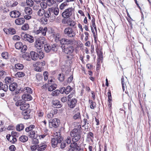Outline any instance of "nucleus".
<instances>
[{
	"label": "nucleus",
	"mask_w": 151,
	"mask_h": 151,
	"mask_svg": "<svg viewBox=\"0 0 151 151\" xmlns=\"http://www.w3.org/2000/svg\"><path fill=\"white\" fill-rule=\"evenodd\" d=\"M29 28V26L28 24H25L22 26V29L24 30H27Z\"/></svg>",
	"instance_id": "nucleus-56"
},
{
	"label": "nucleus",
	"mask_w": 151,
	"mask_h": 151,
	"mask_svg": "<svg viewBox=\"0 0 151 151\" xmlns=\"http://www.w3.org/2000/svg\"><path fill=\"white\" fill-rule=\"evenodd\" d=\"M43 44L39 40H37L35 44V47L38 50H40L43 47Z\"/></svg>",
	"instance_id": "nucleus-17"
},
{
	"label": "nucleus",
	"mask_w": 151,
	"mask_h": 151,
	"mask_svg": "<svg viewBox=\"0 0 151 151\" xmlns=\"http://www.w3.org/2000/svg\"><path fill=\"white\" fill-rule=\"evenodd\" d=\"M45 65V61H43L42 62H37L35 64V65H39L42 68V67L44 66Z\"/></svg>",
	"instance_id": "nucleus-43"
},
{
	"label": "nucleus",
	"mask_w": 151,
	"mask_h": 151,
	"mask_svg": "<svg viewBox=\"0 0 151 151\" xmlns=\"http://www.w3.org/2000/svg\"><path fill=\"white\" fill-rule=\"evenodd\" d=\"M25 76V74L22 72H18L15 74V76L17 77H22Z\"/></svg>",
	"instance_id": "nucleus-44"
},
{
	"label": "nucleus",
	"mask_w": 151,
	"mask_h": 151,
	"mask_svg": "<svg viewBox=\"0 0 151 151\" xmlns=\"http://www.w3.org/2000/svg\"><path fill=\"white\" fill-rule=\"evenodd\" d=\"M40 5L42 8L45 9L46 8V4L44 1H42L40 4Z\"/></svg>",
	"instance_id": "nucleus-59"
},
{
	"label": "nucleus",
	"mask_w": 151,
	"mask_h": 151,
	"mask_svg": "<svg viewBox=\"0 0 151 151\" xmlns=\"http://www.w3.org/2000/svg\"><path fill=\"white\" fill-rule=\"evenodd\" d=\"M22 99L25 101H29L31 100L32 97L28 93H24L22 96Z\"/></svg>",
	"instance_id": "nucleus-19"
},
{
	"label": "nucleus",
	"mask_w": 151,
	"mask_h": 151,
	"mask_svg": "<svg viewBox=\"0 0 151 151\" xmlns=\"http://www.w3.org/2000/svg\"><path fill=\"white\" fill-rule=\"evenodd\" d=\"M51 9V13L52 14H53L55 16H57L59 14V9L58 8H50Z\"/></svg>",
	"instance_id": "nucleus-26"
},
{
	"label": "nucleus",
	"mask_w": 151,
	"mask_h": 151,
	"mask_svg": "<svg viewBox=\"0 0 151 151\" xmlns=\"http://www.w3.org/2000/svg\"><path fill=\"white\" fill-rule=\"evenodd\" d=\"M32 17V15H26L24 16V19H25L26 20H29L31 19Z\"/></svg>",
	"instance_id": "nucleus-63"
},
{
	"label": "nucleus",
	"mask_w": 151,
	"mask_h": 151,
	"mask_svg": "<svg viewBox=\"0 0 151 151\" xmlns=\"http://www.w3.org/2000/svg\"><path fill=\"white\" fill-rule=\"evenodd\" d=\"M58 78L60 81L62 82L63 81L64 79V76L63 74L62 73L58 75Z\"/></svg>",
	"instance_id": "nucleus-42"
},
{
	"label": "nucleus",
	"mask_w": 151,
	"mask_h": 151,
	"mask_svg": "<svg viewBox=\"0 0 151 151\" xmlns=\"http://www.w3.org/2000/svg\"><path fill=\"white\" fill-rule=\"evenodd\" d=\"M51 10V8H49L47 11L46 12L45 11V13L44 14L45 17L46 18H51V17H53V14H52Z\"/></svg>",
	"instance_id": "nucleus-20"
},
{
	"label": "nucleus",
	"mask_w": 151,
	"mask_h": 151,
	"mask_svg": "<svg viewBox=\"0 0 151 151\" xmlns=\"http://www.w3.org/2000/svg\"><path fill=\"white\" fill-rule=\"evenodd\" d=\"M37 115L39 117H42L44 113L42 110L38 111L37 112Z\"/></svg>",
	"instance_id": "nucleus-57"
},
{
	"label": "nucleus",
	"mask_w": 151,
	"mask_h": 151,
	"mask_svg": "<svg viewBox=\"0 0 151 151\" xmlns=\"http://www.w3.org/2000/svg\"><path fill=\"white\" fill-rule=\"evenodd\" d=\"M33 138V140L32 141V143L35 144H36L38 143L39 142V141L35 137L34 138Z\"/></svg>",
	"instance_id": "nucleus-64"
},
{
	"label": "nucleus",
	"mask_w": 151,
	"mask_h": 151,
	"mask_svg": "<svg viewBox=\"0 0 151 151\" xmlns=\"http://www.w3.org/2000/svg\"><path fill=\"white\" fill-rule=\"evenodd\" d=\"M59 123V120L56 118L54 119L51 121H50L49 122V125L55 128H56L58 126Z\"/></svg>",
	"instance_id": "nucleus-8"
},
{
	"label": "nucleus",
	"mask_w": 151,
	"mask_h": 151,
	"mask_svg": "<svg viewBox=\"0 0 151 151\" xmlns=\"http://www.w3.org/2000/svg\"><path fill=\"white\" fill-rule=\"evenodd\" d=\"M24 12L27 15H32V8L29 7H25L24 9Z\"/></svg>",
	"instance_id": "nucleus-24"
},
{
	"label": "nucleus",
	"mask_w": 151,
	"mask_h": 151,
	"mask_svg": "<svg viewBox=\"0 0 151 151\" xmlns=\"http://www.w3.org/2000/svg\"><path fill=\"white\" fill-rule=\"evenodd\" d=\"M15 47L17 49H21L22 52H24L27 50V46L23 45L22 42H16L15 45Z\"/></svg>",
	"instance_id": "nucleus-6"
},
{
	"label": "nucleus",
	"mask_w": 151,
	"mask_h": 151,
	"mask_svg": "<svg viewBox=\"0 0 151 151\" xmlns=\"http://www.w3.org/2000/svg\"><path fill=\"white\" fill-rule=\"evenodd\" d=\"M8 89V86L7 85L2 84L0 90H2L5 91H7Z\"/></svg>",
	"instance_id": "nucleus-47"
},
{
	"label": "nucleus",
	"mask_w": 151,
	"mask_h": 151,
	"mask_svg": "<svg viewBox=\"0 0 151 151\" xmlns=\"http://www.w3.org/2000/svg\"><path fill=\"white\" fill-rule=\"evenodd\" d=\"M29 136L31 138H34L36 137V134L35 131H31L29 133Z\"/></svg>",
	"instance_id": "nucleus-51"
},
{
	"label": "nucleus",
	"mask_w": 151,
	"mask_h": 151,
	"mask_svg": "<svg viewBox=\"0 0 151 151\" xmlns=\"http://www.w3.org/2000/svg\"><path fill=\"white\" fill-rule=\"evenodd\" d=\"M17 87V83H11L9 86V90L13 91H15Z\"/></svg>",
	"instance_id": "nucleus-23"
},
{
	"label": "nucleus",
	"mask_w": 151,
	"mask_h": 151,
	"mask_svg": "<svg viewBox=\"0 0 151 151\" xmlns=\"http://www.w3.org/2000/svg\"><path fill=\"white\" fill-rule=\"evenodd\" d=\"M10 34L14 35L16 33V31L15 29L12 28H10Z\"/></svg>",
	"instance_id": "nucleus-58"
},
{
	"label": "nucleus",
	"mask_w": 151,
	"mask_h": 151,
	"mask_svg": "<svg viewBox=\"0 0 151 151\" xmlns=\"http://www.w3.org/2000/svg\"><path fill=\"white\" fill-rule=\"evenodd\" d=\"M68 101V106L70 108H73L76 105L77 102V100L75 98H73Z\"/></svg>",
	"instance_id": "nucleus-11"
},
{
	"label": "nucleus",
	"mask_w": 151,
	"mask_h": 151,
	"mask_svg": "<svg viewBox=\"0 0 151 151\" xmlns=\"http://www.w3.org/2000/svg\"><path fill=\"white\" fill-rule=\"evenodd\" d=\"M47 29L46 27H45L44 29L42 27V29L41 30V33L43 36H45L46 35V33L47 31Z\"/></svg>",
	"instance_id": "nucleus-45"
},
{
	"label": "nucleus",
	"mask_w": 151,
	"mask_h": 151,
	"mask_svg": "<svg viewBox=\"0 0 151 151\" xmlns=\"http://www.w3.org/2000/svg\"><path fill=\"white\" fill-rule=\"evenodd\" d=\"M5 82L6 84H9L12 82V79L10 77H7L5 78Z\"/></svg>",
	"instance_id": "nucleus-46"
},
{
	"label": "nucleus",
	"mask_w": 151,
	"mask_h": 151,
	"mask_svg": "<svg viewBox=\"0 0 151 151\" xmlns=\"http://www.w3.org/2000/svg\"><path fill=\"white\" fill-rule=\"evenodd\" d=\"M65 24H66L70 27H73L76 24V22L70 18H67L65 20Z\"/></svg>",
	"instance_id": "nucleus-14"
},
{
	"label": "nucleus",
	"mask_w": 151,
	"mask_h": 151,
	"mask_svg": "<svg viewBox=\"0 0 151 151\" xmlns=\"http://www.w3.org/2000/svg\"><path fill=\"white\" fill-rule=\"evenodd\" d=\"M60 91H58V90H56L52 92V95L53 96H56L58 95Z\"/></svg>",
	"instance_id": "nucleus-54"
},
{
	"label": "nucleus",
	"mask_w": 151,
	"mask_h": 151,
	"mask_svg": "<svg viewBox=\"0 0 151 151\" xmlns=\"http://www.w3.org/2000/svg\"><path fill=\"white\" fill-rule=\"evenodd\" d=\"M38 55H39V58L40 59H42L44 56V54L41 50H39Z\"/></svg>",
	"instance_id": "nucleus-48"
},
{
	"label": "nucleus",
	"mask_w": 151,
	"mask_h": 151,
	"mask_svg": "<svg viewBox=\"0 0 151 151\" xmlns=\"http://www.w3.org/2000/svg\"><path fill=\"white\" fill-rule=\"evenodd\" d=\"M74 92H71L70 94L68 95V100L69 101L70 100H71V98L73 97L74 95Z\"/></svg>",
	"instance_id": "nucleus-60"
},
{
	"label": "nucleus",
	"mask_w": 151,
	"mask_h": 151,
	"mask_svg": "<svg viewBox=\"0 0 151 151\" xmlns=\"http://www.w3.org/2000/svg\"><path fill=\"white\" fill-rule=\"evenodd\" d=\"M70 135L72 137V142H76L78 141L81 137L80 130L76 128L73 129L70 132Z\"/></svg>",
	"instance_id": "nucleus-2"
},
{
	"label": "nucleus",
	"mask_w": 151,
	"mask_h": 151,
	"mask_svg": "<svg viewBox=\"0 0 151 151\" xmlns=\"http://www.w3.org/2000/svg\"><path fill=\"white\" fill-rule=\"evenodd\" d=\"M3 69L0 70V77L4 78L6 75V73L5 71L3 70Z\"/></svg>",
	"instance_id": "nucleus-49"
},
{
	"label": "nucleus",
	"mask_w": 151,
	"mask_h": 151,
	"mask_svg": "<svg viewBox=\"0 0 151 151\" xmlns=\"http://www.w3.org/2000/svg\"><path fill=\"white\" fill-rule=\"evenodd\" d=\"M107 94L108 98V101L110 103V101H112L111 92L110 91H109V92L107 93Z\"/></svg>",
	"instance_id": "nucleus-53"
},
{
	"label": "nucleus",
	"mask_w": 151,
	"mask_h": 151,
	"mask_svg": "<svg viewBox=\"0 0 151 151\" xmlns=\"http://www.w3.org/2000/svg\"><path fill=\"white\" fill-rule=\"evenodd\" d=\"M73 113L74 115L73 118L75 120L81 119V116L78 108H77L75 109L73 111Z\"/></svg>",
	"instance_id": "nucleus-10"
},
{
	"label": "nucleus",
	"mask_w": 151,
	"mask_h": 151,
	"mask_svg": "<svg viewBox=\"0 0 151 151\" xmlns=\"http://www.w3.org/2000/svg\"><path fill=\"white\" fill-rule=\"evenodd\" d=\"M38 147L37 150L38 151H43L47 147V145L45 142H42L39 145H37Z\"/></svg>",
	"instance_id": "nucleus-15"
},
{
	"label": "nucleus",
	"mask_w": 151,
	"mask_h": 151,
	"mask_svg": "<svg viewBox=\"0 0 151 151\" xmlns=\"http://www.w3.org/2000/svg\"><path fill=\"white\" fill-rule=\"evenodd\" d=\"M96 51L97 52V55L98 56V59L102 60L103 58V53L101 50V49H96Z\"/></svg>",
	"instance_id": "nucleus-25"
},
{
	"label": "nucleus",
	"mask_w": 151,
	"mask_h": 151,
	"mask_svg": "<svg viewBox=\"0 0 151 151\" xmlns=\"http://www.w3.org/2000/svg\"><path fill=\"white\" fill-rule=\"evenodd\" d=\"M25 21L24 19L22 18H19L16 19L15 21V23L18 25H21L23 24Z\"/></svg>",
	"instance_id": "nucleus-22"
},
{
	"label": "nucleus",
	"mask_w": 151,
	"mask_h": 151,
	"mask_svg": "<svg viewBox=\"0 0 151 151\" xmlns=\"http://www.w3.org/2000/svg\"><path fill=\"white\" fill-rule=\"evenodd\" d=\"M71 138L70 137H68L65 140V142L68 144H71Z\"/></svg>",
	"instance_id": "nucleus-62"
},
{
	"label": "nucleus",
	"mask_w": 151,
	"mask_h": 151,
	"mask_svg": "<svg viewBox=\"0 0 151 151\" xmlns=\"http://www.w3.org/2000/svg\"><path fill=\"white\" fill-rule=\"evenodd\" d=\"M14 66L16 69L19 70H22L24 67V65L23 64L19 63L15 64Z\"/></svg>",
	"instance_id": "nucleus-28"
},
{
	"label": "nucleus",
	"mask_w": 151,
	"mask_h": 151,
	"mask_svg": "<svg viewBox=\"0 0 151 151\" xmlns=\"http://www.w3.org/2000/svg\"><path fill=\"white\" fill-rule=\"evenodd\" d=\"M21 38L23 40L27 41L30 43H32L34 41L33 37L29 34H22L21 35Z\"/></svg>",
	"instance_id": "nucleus-7"
},
{
	"label": "nucleus",
	"mask_w": 151,
	"mask_h": 151,
	"mask_svg": "<svg viewBox=\"0 0 151 151\" xmlns=\"http://www.w3.org/2000/svg\"><path fill=\"white\" fill-rule=\"evenodd\" d=\"M6 137L7 139L12 143H14L17 141L16 138L15 137H13V135L9 134L8 136V135H7Z\"/></svg>",
	"instance_id": "nucleus-21"
},
{
	"label": "nucleus",
	"mask_w": 151,
	"mask_h": 151,
	"mask_svg": "<svg viewBox=\"0 0 151 151\" xmlns=\"http://www.w3.org/2000/svg\"><path fill=\"white\" fill-rule=\"evenodd\" d=\"M26 3L29 7L33 6L34 4V2L32 0H26Z\"/></svg>",
	"instance_id": "nucleus-37"
},
{
	"label": "nucleus",
	"mask_w": 151,
	"mask_h": 151,
	"mask_svg": "<svg viewBox=\"0 0 151 151\" xmlns=\"http://www.w3.org/2000/svg\"><path fill=\"white\" fill-rule=\"evenodd\" d=\"M56 87L57 85L56 84H53L49 87L48 88V91H52L54 90L56 88Z\"/></svg>",
	"instance_id": "nucleus-40"
},
{
	"label": "nucleus",
	"mask_w": 151,
	"mask_h": 151,
	"mask_svg": "<svg viewBox=\"0 0 151 151\" xmlns=\"http://www.w3.org/2000/svg\"><path fill=\"white\" fill-rule=\"evenodd\" d=\"M52 106L56 108H60L62 106V104H61L60 102L58 100H53L52 101Z\"/></svg>",
	"instance_id": "nucleus-12"
},
{
	"label": "nucleus",
	"mask_w": 151,
	"mask_h": 151,
	"mask_svg": "<svg viewBox=\"0 0 151 151\" xmlns=\"http://www.w3.org/2000/svg\"><path fill=\"white\" fill-rule=\"evenodd\" d=\"M31 58L33 60H36L39 58L38 54L36 52L32 51L30 52Z\"/></svg>",
	"instance_id": "nucleus-18"
},
{
	"label": "nucleus",
	"mask_w": 151,
	"mask_h": 151,
	"mask_svg": "<svg viewBox=\"0 0 151 151\" xmlns=\"http://www.w3.org/2000/svg\"><path fill=\"white\" fill-rule=\"evenodd\" d=\"M44 47L45 51L47 52H48L51 50V45H50L48 44L45 45Z\"/></svg>",
	"instance_id": "nucleus-35"
},
{
	"label": "nucleus",
	"mask_w": 151,
	"mask_h": 151,
	"mask_svg": "<svg viewBox=\"0 0 151 151\" xmlns=\"http://www.w3.org/2000/svg\"><path fill=\"white\" fill-rule=\"evenodd\" d=\"M23 91L25 93H27L29 94H31L32 93V90L29 87L24 88Z\"/></svg>",
	"instance_id": "nucleus-36"
},
{
	"label": "nucleus",
	"mask_w": 151,
	"mask_h": 151,
	"mask_svg": "<svg viewBox=\"0 0 151 151\" xmlns=\"http://www.w3.org/2000/svg\"><path fill=\"white\" fill-rule=\"evenodd\" d=\"M24 128V126L22 124H19L17 126V130L19 131H20L23 130Z\"/></svg>",
	"instance_id": "nucleus-33"
},
{
	"label": "nucleus",
	"mask_w": 151,
	"mask_h": 151,
	"mask_svg": "<svg viewBox=\"0 0 151 151\" xmlns=\"http://www.w3.org/2000/svg\"><path fill=\"white\" fill-rule=\"evenodd\" d=\"M21 14L18 11L14 10L11 12L10 13V15L12 18H16L19 17Z\"/></svg>",
	"instance_id": "nucleus-16"
},
{
	"label": "nucleus",
	"mask_w": 151,
	"mask_h": 151,
	"mask_svg": "<svg viewBox=\"0 0 151 151\" xmlns=\"http://www.w3.org/2000/svg\"><path fill=\"white\" fill-rule=\"evenodd\" d=\"M1 56L4 59H7L8 58V53L6 52H2L1 54Z\"/></svg>",
	"instance_id": "nucleus-55"
},
{
	"label": "nucleus",
	"mask_w": 151,
	"mask_h": 151,
	"mask_svg": "<svg viewBox=\"0 0 151 151\" xmlns=\"http://www.w3.org/2000/svg\"><path fill=\"white\" fill-rule=\"evenodd\" d=\"M45 13V10L43 9H40L38 11L37 14L40 17L42 16Z\"/></svg>",
	"instance_id": "nucleus-32"
},
{
	"label": "nucleus",
	"mask_w": 151,
	"mask_h": 151,
	"mask_svg": "<svg viewBox=\"0 0 151 151\" xmlns=\"http://www.w3.org/2000/svg\"><path fill=\"white\" fill-rule=\"evenodd\" d=\"M74 51V47L72 46H70L66 47L64 52L65 53L69 55L72 56V54Z\"/></svg>",
	"instance_id": "nucleus-9"
},
{
	"label": "nucleus",
	"mask_w": 151,
	"mask_h": 151,
	"mask_svg": "<svg viewBox=\"0 0 151 151\" xmlns=\"http://www.w3.org/2000/svg\"><path fill=\"white\" fill-rule=\"evenodd\" d=\"M59 37H56V39H55L56 42L58 41H60V43L61 44L63 45H72L75 44L76 42V40H75L68 39L65 38H63L60 40H59Z\"/></svg>",
	"instance_id": "nucleus-4"
},
{
	"label": "nucleus",
	"mask_w": 151,
	"mask_h": 151,
	"mask_svg": "<svg viewBox=\"0 0 151 151\" xmlns=\"http://www.w3.org/2000/svg\"><path fill=\"white\" fill-rule=\"evenodd\" d=\"M74 9L72 7H69L66 9L62 13V16L64 19H67L72 16L74 14Z\"/></svg>",
	"instance_id": "nucleus-5"
},
{
	"label": "nucleus",
	"mask_w": 151,
	"mask_h": 151,
	"mask_svg": "<svg viewBox=\"0 0 151 151\" xmlns=\"http://www.w3.org/2000/svg\"><path fill=\"white\" fill-rule=\"evenodd\" d=\"M30 54L28 53H26L23 55L22 57L24 59L27 61L30 60H31V58L30 57Z\"/></svg>",
	"instance_id": "nucleus-29"
},
{
	"label": "nucleus",
	"mask_w": 151,
	"mask_h": 151,
	"mask_svg": "<svg viewBox=\"0 0 151 151\" xmlns=\"http://www.w3.org/2000/svg\"><path fill=\"white\" fill-rule=\"evenodd\" d=\"M20 37L17 35H14L12 39L14 40H20Z\"/></svg>",
	"instance_id": "nucleus-61"
},
{
	"label": "nucleus",
	"mask_w": 151,
	"mask_h": 151,
	"mask_svg": "<svg viewBox=\"0 0 151 151\" xmlns=\"http://www.w3.org/2000/svg\"><path fill=\"white\" fill-rule=\"evenodd\" d=\"M68 4L65 1L62 3L60 6L59 8L61 10L63 9L66 6H68Z\"/></svg>",
	"instance_id": "nucleus-41"
},
{
	"label": "nucleus",
	"mask_w": 151,
	"mask_h": 151,
	"mask_svg": "<svg viewBox=\"0 0 151 151\" xmlns=\"http://www.w3.org/2000/svg\"><path fill=\"white\" fill-rule=\"evenodd\" d=\"M72 151H79L81 150L80 147L77 145L76 142L71 143L70 145Z\"/></svg>",
	"instance_id": "nucleus-13"
},
{
	"label": "nucleus",
	"mask_w": 151,
	"mask_h": 151,
	"mask_svg": "<svg viewBox=\"0 0 151 151\" xmlns=\"http://www.w3.org/2000/svg\"><path fill=\"white\" fill-rule=\"evenodd\" d=\"M63 33L69 38H74L76 34V30L70 27L65 28L63 31Z\"/></svg>",
	"instance_id": "nucleus-3"
},
{
	"label": "nucleus",
	"mask_w": 151,
	"mask_h": 151,
	"mask_svg": "<svg viewBox=\"0 0 151 151\" xmlns=\"http://www.w3.org/2000/svg\"><path fill=\"white\" fill-rule=\"evenodd\" d=\"M25 102L24 100H20L18 101L15 103L16 105L17 106L21 107L24 104H25Z\"/></svg>",
	"instance_id": "nucleus-31"
},
{
	"label": "nucleus",
	"mask_w": 151,
	"mask_h": 151,
	"mask_svg": "<svg viewBox=\"0 0 151 151\" xmlns=\"http://www.w3.org/2000/svg\"><path fill=\"white\" fill-rule=\"evenodd\" d=\"M36 67L35 68V70L37 72H41L43 68L39 65H35Z\"/></svg>",
	"instance_id": "nucleus-52"
},
{
	"label": "nucleus",
	"mask_w": 151,
	"mask_h": 151,
	"mask_svg": "<svg viewBox=\"0 0 151 151\" xmlns=\"http://www.w3.org/2000/svg\"><path fill=\"white\" fill-rule=\"evenodd\" d=\"M58 46L57 44H54L51 45V50H52L54 52L56 51L58 49Z\"/></svg>",
	"instance_id": "nucleus-38"
},
{
	"label": "nucleus",
	"mask_w": 151,
	"mask_h": 151,
	"mask_svg": "<svg viewBox=\"0 0 151 151\" xmlns=\"http://www.w3.org/2000/svg\"><path fill=\"white\" fill-rule=\"evenodd\" d=\"M72 90V88L70 86H68L66 88H65V93L66 94H68Z\"/></svg>",
	"instance_id": "nucleus-50"
},
{
	"label": "nucleus",
	"mask_w": 151,
	"mask_h": 151,
	"mask_svg": "<svg viewBox=\"0 0 151 151\" xmlns=\"http://www.w3.org/2000/svg\"><path fill=\"white\" fill-rule=\"evenodd\" d=\"M35 126L33 125H31L29 127L25 128V130L27 132L31 131L32 129L35 128Z\"/></svg>",
	"instance_id": "nucleus-39"
},
{
	"label": "nucleus",
	"mask_w": 151,
	"mask_h": 151,
	"mask_svg": "<svg viewBox=\"0 0 151 151\" xmlns=\"http://www.w3.org/2000/svg\"><path fill=\"white\" fill-rule=\"evenodd\" d=\"M29 104H26L25 103L22 105L20 107V109L22 110H25L27 109L29 107Z\"/></svg>",
	"instance_id": "nucleus-27"
},
{
	"label": "nucleus",
	"mask_w": 151,
	"mask_h": 151,
	"mask_svg": "<svg viewBox=\"0 0 151 151\" xmlns=\"http://www.w3.org/2000/svg\"><path fill=\"white\" fill-rule=\"evenodd\" d=\"M28 140L27 136L25 135H23L19 138V140L22 142H24L27 141Z\"/></svg>",
	"instance_id": "nucleus-30"
},
{
	"label": "nucleus",
	"mask_w": 151,
	"mask_h": 151,
	"mask_svg": "<svg viewBox=\"0 0 151 151\" xmlns=\"http://www.w3.org/2000/svg\"><path fill=\"white\" fill-rule=\"evenodd\" d=\"M63 139L60 133L56 132L55 137L51 139L52 146L53 148H55L58 146L60 144V148L62 149L64 148L66 146V144L64 142H62Z\"/></svg>",
	"instance_id": "nucleus-1"
},
{
	"label": "nucleus",
	"mask_w": 151,
	"mask_h": 151,
	"mask_svg": "<svg viewBox=\"0 0 151 151\" xmlns=\"http://www.w3.org/2000/svg\"><path fill=\"white\" fill-rule=\"evenodd\" d=\"M56 3L54 0H47V4L49 6H51L53 5Z\"/></svg>",
	"instance_id": "nucleus-34"
}]
</instances>
